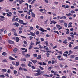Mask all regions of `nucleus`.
<instances>
[{
	"instance_id": "nucleus-14",
	"label": "nucleus",
	"mask_w": 78,
	"mask_h": 78,
	"mask_svg": "<svg viewBox=\"0 0 78 78\" xmlns=\"http://www.w3.org/2000/svg\"><path fill=\"white\" fill-rule=\"evenodd\" d=\"M28 62L29 63L28 64L29 67H31V64H32V62L30 61H29Z\"/></svg>"
},
{
	"instance_id": "nucleus-48",
	"label": "nucleus",
	"mask_w": 78,
	"mask_h": 78,
	"mask_svg": "<svg viewBox=\"0 0 78 78\" xmlns=\"http://www.w3.org/2000/svg\"><path fill=\"white\" fill-rule=\"evenodd\" d=\"M70 12H71V14H73V13H75V12L73 10H72L70 11Z\"/></svg>"
},
{
	"instance_id": "nucleus-52",
	"label": "nucleus",
	"mask_w": 78,
	"mask_h": 78,
	"mask_svg": "<svg viewBox=\"0 0 78 78\" xmlns=\"http://www.w3.org/2000/svg\"><path fill=\"white\" fill-rule=\"evenodd\" d=\"M63 60H65V59H64L63 58H62L60 59H59V61H62Z\"/></svg>"
},
{
	"instance_id": "nucleus-61",
	"label": "nucleus",
	"mask_w": 78,
	"mask_h": 78,
	"mask_svg": "<svg viewBox=\"0 0 78 78\" xmlns=\"http://www.w3.org/2000/svg\"><path fill=\"white\" fill-rule=\"evenodd\" d=\"M62 8H66V5H62Z\"/></svg>"
},
{
	"instance_id": "nucleus-57",
	"label": "nucleus",
	"mask_w": 78,
	"mask_h": 78,
	"mask_svg": "<svg viewBox=\"0 0 78 78\" xmlns=\"http://www.w3.org/2000/svg\"><path fill=\"white\" fill-rule=\"evenodd\" d=\"M21 37L23 38V39H26V37L22 36H21Z\"/></svg>"
},
{
	"instance_id": "nucleus-1",
	"label": "nucleus",
	"mask_w": 78,
	"mask_h": 78,
	"mask_svg": "<svg viewBox=\"0 0 78 78\" xmlns=\"http://www.w3.org/2000/svg\"><path fill=\"white\" fill-rule=\"evenodd\" d=\"M43 72H44V71H41L40 73H34V76H39V75H41L42 73Z\"/></svg>"
},
{
	"instance_id": "nucleus-25",
	"label": "nucleus",
	"mask_w": 78,
	"mask_h": 78,
	"mask_svg": "<svg viewBox=\"0 0 78 78\" xmlns=\"http://www.w3.org/2000/svg\"><path fill=\"white\" fill-rule=\"evenodd\" d=\"M25 56L26 58H28V57H30V55H29L28 54H27L25 55Z\"/></svg>"
},
{
	"instance_id": "nucleus-64",
	"label": "nucleus",
	"mask_w": 78,
	"mask_h": 78,
	"mask_svg": "<svg viewBox=\"0 0 78 78\" xmlns=\"http://www.w3.org/2000/svg\"><path fill=\"white\" fill-rule=\"evenodd\" d=\"M18 20H19V18H16L15 19V21H16L17 22V21H18Z\"/></svg>"
},
{
	"instance_id": "nucleus-6",
	"label": "nucleus",
	"mask_w": 78,
	"mask_h": 78,
	"mask_svg": "<svg viewBox=\"0 0 78 78\" xmlns=\"http://www.w3.org/2000/svg\"><path fill=\"white\" fill-rule=\"evenodd\" d=\"M8 42L9 44H14V41L11 40H8Z\"/></svg>"
},
{
	"instance_id": "nucleus-54",
	"label": "nucleus",
	"mask_w": 78,
	"mask_h": 78,
	"mask_svg": "<svg viewBox=\"0 0 78 78\" xmlns=\"http://www.w3.org/2000/svg\"><path fill=\"white\" fill-rule=\"evenodd\" d=\"M51 63H52V62L51 61H49L48 62V64H51Z\"/></svg>"
},
{
	"instance_id": "nucleus-16",
	"label": "nucleus",
	"mask_w": 78,
	"mask_h": 78,
	"mask_svg": "<svg viewBox=\"0 0 78 78\" xmlns=\"http://www.w3.org/2000/svg\"><path fill=\"white\" fill-rule=\"evenodd\" d=\"M11 31H12L13 33H14L16 31V30L14 28H13L11 30Z\"/></svg>"
},
{
	"instance_id": "nucleus-36",
	"label": "nucleus",
	"mask_w": 78,
	"mask_h": 78,
	"mask_svg": "<svg viewBox=\"0 0 78 78\" xmlns=\"http://www.w3.org/2000/svg\"><path fill=\"white\" fill-rule=\"evenodd\" d=\"M43 76H46V77H48L49 78H50V76L48 75L47 74H44L43 75Z\"/></svg>"
},
{
	"instance_id": "nucleus-34",
	"label": "nucleus",
	"mask_w": 78,
	"mask_h": 78,
	"mask_svg": "<svg viewBox=\"0 0 78 78\" xmlns=\"http://www.w3.org/2000/svg\"><path fill=\"white\" fill-rule=\"evenodd\" d=\"M33 56L34 57H37V54H34L33 55Z\"/></svg>"
},
{
	"instance_id": "nucleus-15",
	"label": "nucleus",
	"mask_w": 78,
	"mask_h": 78,
	"mask_svg": "<svg viewBox=\"0 0 78 78\" xmlns=\"http://www.w3.org/2000/svg\"><path fill=\"white\" fill-rule=\"evenodd\" d=\"M21 61H26V58H22L21 59Z\"/></svg>"
},
{
	"instance_id": "nucleus-9",
	"label": "nucleus",
	"mask_w": 78,
	"mask_h": 78,
	"mask_svg": "<svg viewBox=\"0 0 78 78\" xmlns=\"http://www.w3.org/2000/svg\"><path fill=\"white\" fill-rule=\"evenodd\" d=\"M13 25H16V27H19V23L17 22H15L13 24Z\"/></svg>"
},
{
	"instance_id": "nucleus-3",
	"label": "nucleus",
	"mask_w": 78,
	"mask_h": 78,
	"mask_svg": "<svg viewBox=\"0 0 78 78\" xmlns=\"http://www.w3.org/2000/svg\"><path fill=\"white\" fill-rule=\"evenodd\" d=\"M40 29H39V31H41L42 32H47V30H44L43 28H42V27H40Z\"/></svg>"
},
{
	"instance_id": "nucleus-50",
	"label": "nucleus",
	"mask_w": 78,
	"mask_h": 78,
	"mask_svg": "<svg viewBox=\"0 0 78 78\" xmlns=\"http://www.w3.org/2000/svg\"><path fill=\"white\" fill-rule=\"evenodd\" d=\"M65 3H69V4H70V2H69V1H66L65 2Z\"/></svg>"
},
{
	"instance_id": "nucleus-11",
	"label": "nucleus",
	"mask_w": 78,
	"mask_h": 78,
	"mask_svg": "<svg viewBox=\"0 0 78 78\" xmlns=\"http://www.w3.org/2000/svg\"><path fill=\"white\" fill-rule=\"evenodd\" d=\"M18 0L21 1H19V3H20V4H22L23 2V3L25 2V1H24L23 0H17V1H18Z\"/></svg>"
},
{
	"instance_id": "nucleus-28",
	"label": "nucleus",
	"mask_w": 78,
	"mask_h": 78,
	"mask_svg": "<svg viewBox=\"0 0 78 78\" xmlns=\"http://www.w3.org/2000/svg\"><path fill=\"white\" fill-rule=\"evenodd\" d=\"M54 33H56L57 34H58V35H59V33L58 32V31H56V30H55L54 31Z\"/></svg>"
},
{
	"instance_id": "nucleus-23",
	"label": "nucleus",
	"mask_w": 78,
	"mask_h": 78,
	"mask_svg": "<svg viewBox=\"0 0 78 78\" xmlns=\"http://www.w3.org/2000/svg\"><path fill=\"white\" fill-rule=\"evenodd\" d=\"M30 45H31V46H33L34 45V43H33L32 41H31L30 43Z\"/></svg>"
},
{
	"instance_id": "nucleus-29",
	"label": "nucleus",
	"mask_w": 78,
	"mask_h": 78,
	"mask_svg": "<svg viewBox=\"0 0 78 78\" xmlns=\"http://www.w3.org/2000/svg\"><path fill=\"white\" fill-rule=\"evenodd\" d=\"M27 51H28V50H27V49H26L25 51H22V53H24L25 52H27Z\"/></svg>"
},
{
	"instance_id": "nucleus-62",
	"label": "nucleus",
	"mask_w": 78,
	"mask_h": 78,
	"mask_svg": "<svg viewBox=\"0 0 78 78\" xmlns=\"http://www.w3.org/2000/svg\"><path fill=\"white\" fill-rule=\"evenodd\" d=\"M62 18L63 19H66V17L65 16H63L62 17Z\"/></svg>"
},
{
	"instance_id": "nucleus-51",
	"label": "nucleus",
	"mask_w": 78,
	"mask_h": 78,
	"mask_svg": "<svg viewBox=\"0 0 78 78\" xmlns=\"http://www.w3.org/2000/svg\"><path fill=\"white\" fill-rule=\"evenodd\" d=\"M0 40L1 41H2V34H1L0 33Z\"/></svg>"
},
{
	"instance_id": "nucleus-58",
	"label": "nucleus",
	"mask_w": 78,
	"mask_h": 78,
	"mask_svg": "<svg viewBox=\"0 0 78 78\" xmlns=\"http://www.w3.org/2000/svg\"><path fill=\"white\" fill-rule=\"evenodd\" d=\"M18 12H19V13H23V11H18Z\"/></svg>"
},
{
	"instance_id": "nucleus-7",
	"label": "nucleus",
	"mask_w": 78,
	"mask_h": 78,
	"mask_svg": "<svg viewBox=\"0 0 78 78\" xmlns=\"http://www.w3.org/2000/svg\"><path fill=\"white\" fill-rule=\"evenodd\" d=\"M9 58L10 59V60H12V61H15L16 60V59L13 57H12L10 56L9 57Z\"/></svg>"
},
{
	"instance_id": "nucleus-63",
	"label": "nucleus",
	"mask_w": 78,
	"mask_h": 78,
	"mask_svg": "<svg viewBox=\"0 0 78 78\" xmlns=\"http://www.w3.org/2000/svg\"><path fill=\"white\" fill-rule=\"evenodd\" d=\"M64 25L65 27H67V24L66 23H65L64 24Z\"/></svg>"
},
{
	"instance_id": "nucleus-56",
	"label": "nucleus",
	"mask_w": 78,
	"mask_h": 78,
	"mask_svg": "<svg viewBox=\"0 0 78 78\" xmlns=\"http://www.w3.org/2000/svg\"><path fill=\"white\" fill-rule=\"evenodd\" d=\"M36 28L37 29H39V26H38V25H37L36 26Z\"/></svg>"
},
{
	"instance_id": "nucleus-27",
	"label": "nucleus",
	"mask_w": 78,
	"mask_h": 78,
	"mask_svg": "<svg viewBox=\"0 0 78 78\" xmlns=\"http://www.w3.org/2000/svg\"><path fill=\"white\" fill-rule=\"evenodd\" d=\"M59 22L60 23H65V21L63 20H59Z\"/></svg>"
},
{
	"instance_id": "nucleus-17",
	"label": "nucleus",
	"mask_w": 78,
	"mask_h": 78,
	"mask_svg": "<svg viewBox=\"0 0 78 78\" xmlns=\"http://www.w3.org/2000/svg\"><path fill=\"white\" fill-rule=\"evenodd\" d=\"M2 56H6V55H7V53L6 52H3L2 53Z\"/></svg>"
},
{
	"instance_id": "nucleus-12",
	"label": "nucleus",
	"mask_w": 78,
	"mask_h": 78,
	"mask_svg": "<svg viewBox=\"0 0 78 78\" xmlns=\"http://www.w3.org/2000/svg\"><path fill=\"white\" fill-rule=\"evenodd\" d=\"M16 42H18L19 41V37H16Z\"/></svg>"
},
{
	"instance_id": "nucleus-30",
	"label": "nucleus",
	"mask_w": 78,
	"mask_h": 78,
	"mask_svg": "<svg viewBox=\"0 0 78 78\" xmlns=\"http://www.w3.org/2000/svg\"><path fill=\"white\" fill-rule=\"evenodd\" d=\"M72 51L71 50L69 51V52L68 54V56H69L70 55H71V54H72Z\"/></svg>"
},
{
	"instance_id": "nucleus-32",
	"label": "nucleus",
	"mask_w": 78,
	"mask_h": 78,
	"mask_svg": "<svg viewBox=\"0 0 78 78\" xmlns=\"http://www.w3.org/2000/svg\"><path fill=\"white\" fill-rule=\"evenodd\" d=\"M30 33H31L30 34L31 36H35V34H34V33L33 32H31Z\"/></svg>"
},
{
	"instance_id": "nucleus-39",
	"label": "nucleus",
	"mask_w": 78,
	"mask_h": 78,
	"mask_svg": "<svg viewBox=\"0 0 78 78\" xmlns=\"http://www.w3.org/2000/svg\"><path fill=\"white\" fill-rule=\"evenodd\" d=\"M0 78H5V76L3 75H1L0 76Z\"/></svg>"
},
{
	"instance_id": "nucleus-4",
	"label": "nucleus",
	"mask_w": 78,
	"mask_h": 78,
	"mask_svg": "<svg viewBox=\"0 0 78 78\" xmlns=\"http://www.w3.org/2000/svg\"><path fill=\"white\" fill-rule=\"evenodd\" d=\"M53 24L55 25V24H56V23H57V22H56L54 20L51 21V23H50V25H51V24H53Z\"/></svg>"
},
{
	"instance_id": "nucleus-10",
	"label": "nucleus",
	"mask_w": 78,
	"mask_h": 78,
	"mask_svg": "<svg viewBox=\"0 0 78 78\" xmlns=\"http://www.w3.org/2000/svg\"><path fill=\"white\" fill-rule=\"evenodd\" d=\"M25 5H26V6H27V8L23 9V10H26L27 9H28V3H26L25 4Z\"/></svg>"
},
{
	"instance_id": "nucleus-45",
	"label": "nucleus",
	"mask_w": 78,
	"mask_h": 78,
	"mask_svg": "<svg viewBox=\"0 0 78 78\" xmlns=\"http://www.w3.org/2000/svg\"><path fill=\"white\" fill-rule=\"evenodd\" d=\"M34 49H35V50H39V48H37V47H35L34 48Z\"/></svg>"
},
{
	"instance_id": "nucleus-47",
	"label": "nucleus",
	"mask_w": 78,
	"mask_h": 78,
	"mask_svg": "<svg viewBox=\"0 0 78 78\" xmlns=\"http://www.w3.org/2000/svg\"><path fill=\"white\" fill-rule=\"evenodd\" d=\"M48 21V20H47L46 21L44 22V23L45 25H47V22Z\"/></svg>"
},
{
	"instance_id": "nucleus-42",
	"label": "nucleus",
	"mask_w": 78,
	"mask_h": 78,
	"mask_svg": "<svg viewBox=\"0 0 78 78\" xmlns=\"http://www.w3.org/2000/svg\"><path fill=\"white\" fill-rule=\"evenodd\" d=\"M70 58H75V56L73 55H72L70 56Z\"/></svg>"
},
{
	"instance_id": "nucleus-33",
	"label": "nucleus",
	"mask_w": 78,
	"mask_h": 78,
	"mask_svg": "<svg viewBox=\"0 0 78 78\" xmlns=\"http://www.w3.org/2000/svg\"><path fill=\"white\" fill-rule=\"evenodd\" d=\"M6 71H7L6 70V69H4L2 70V72H6Z\"/></svg>"
},
{
	"instance_id": "nucleus-21",
	"label": "nucleus",
	"mask_w": 78,
	"mask_h": 78,
	"mask_svg": "<svg viewBox=\"0 0 78 78\" xmlns=\"http://www.w3.org/2000/svg\"><path fill=\"white\" fill-rule=\"evenodd\" d=\"M66 15L67 16H72V14L70 13H69V14H66Z\"/></svg>"
},
{
	"instance_id": "nucleus-18",
	"label": "nucleus",
	"mask_w": 78,
	"mask_h": 78,
	"mask_svg": "<svg viewBox=\"0 0 78 78\" xmlns=\"http://www.w3.org/2000/svg\"><path fill=\"white\" fill-rule=\"evenodd\" d=\"M18 22H19V23H21V24H23V21L20 20L18 21Z\"/></svg>"
},
{
	"instance_id": "nucleus-24",
	"label": "nucleus",
	"mask_w": 78,
	"mask_h": 78,
	"mask_svg": "<svg viewBox=\"0 0 78 78\" xmlns=\"http://www.w3.org/2000/svg\"><path fill=\"white\" fill-rule=\"evenodd\" d=\"M19 65V62H17L15 64V66H18Z\"/></svg>"
},
{
	"instance_id": "nucleus-13",
	"label": "nucleus",
	"mask_w": 78,
	"mask_h": 78,
	"mask_svg": "<svg viewBox=\"0 0 78 78\" xmlns=\"http://www.w3.org/2000/svg\"><path fill=\"white\" fill-rule=\"evenodd\" d=\"M18 50V49L17 48H15L13 49V51L15 53H17V51Z\"/></svg>"
},
{
	"instance_id": "nucleus-53",
	"label": "nucleus",
	"mask_w": 78,
	"mask_h": 78,
	"mask_svg": "<svg viewBox=\"0 0 78 78\" xmlns=\"http://www.w3.org/2000/svg\"><path fill=\"white\" fill-rule=\"evenodd\" d=\"M57 58L58 59H60L61 58V55H58L57 56Z\"/></svg>"
},
{
	"instance_id": "nucleus-43",
	"label": "nucleus",
	"mask_w": 78,
	"mask_h": 78,
	"mask_svg": "<svg viewBox=\"0 0 78 78\" xmlns=\"http://www.w3.org/2000/svg\"><path fill=\"white\" fill-rule=\"evenodd\" d=\"M39 68H40L41 70H44V68H43V67H42V66H39Z\"/></svg>"
},
{
	"instance_id": "nucleus-49",
	"label": "nucleus",
	"mask_w": 78,
	"mask_h": 78,
	"mask_svg": "<svg viewBox=\"0 0 78 78\" xmlns=\"http://www.w3.org/2000/svg\"><path fill=\"white\" fill-rule=\"evenodd\" d=\"M39 34V32L38 31H37L36 32V35H38Z\"/></svg>"
},
{
	"instance_id": "nucleus-31",
	"label": "nucleus",
	"mask_w": 78,
	"mask_h": 78,
	"mask_svg": "<svg viewBox=\"0 0 78 78\" xmlns=\"http://www.w3.org/2000/svg\"><path fill=\"white\" fill-rule=\"evenodd\" d=\"M41 44V42L40 41H37L36 43V45H37V44Z\"/></svg>"
},
{
	"instance_id": "nucleus-26",
	"label": "nucleus",
	"mask_w": 78,
	"mask_h": 78,
	"mask_svg": "<svg viewBox=\"0 0 78 78\" xmlns=\"http://www.w3.org/2000/svg\"><path fill=\"white\" fill-rule=\"evenodd\" d=\"M14 35L16 36H18V35L17 34V33L16 32V31L14 32Z\"/></svg>"
},
{
	"instance_id": "nucleus-41",
	"label": "nucleus",
	"mask_w": 78,
	"mask_h": 78,
	"mask_svg": "<svg viewBox=\"0 0 78 78\" xmlns=\"http://www.w3.org/2000/svg\"><path fill=\"white\" fill-rule=\"evenodd\" d=\"M74 50H77V49H78V46H76L74 48Z\"/></svg>"
},
{
	"instance_id": "nucleus-44",
	"label": "nucleus",
	"mask_w": 78,
	"mask_h": 78,
	"mask_svg": "<svg viewBox=\"0 0 78 78\" xmlns=\"http://www.w3.org/2000/svg\"><path fill=\"white\" fill-rule=\"evenodd\" d=\"M17 71L15 70L14 71V74H15V75H16V74H17Z\"/></svg>"
},
{
	"instance_id": "nucleus-37",
	"label": "nucleus",
	"mask_w": 78,
	"mask_h": 78,
	"mask_svg": "<svg viewBox=\"0 0 78 78\" xmlns=\"http://www.w3.org/2000/svg\"><path fill=\"white\" fill-rule=\"evenodd\" d=\"M2 62H7V60L6 59H4L2 61Z\"/></svg>"
},
{
	"instance_id": "nucleus-55",
	"label": "nucleus",
	"mask_w": 78,
	"mask_h": 78,
	"mask_svg": "<svg viewBox=\"0 0 78 78\" xmlns=\"http://www.w3.org/2000/svg\"><path fill=\"white\" fill-rule=\"evenodd\" d=\"M54 3L55 5H58V2H54Z\"/></svg>"
},
{
	"instance_id": "nucleus-40",
	"label": "nucleus",
	"mask_w": 78,
	"mask_h": 78,
	"mask_svg": "<svg viewBox=\"0 0 78 78\" xmlns=\"http://www.w3.org/2000/svg\"><path fill=\"white\" fill-rule=\"evenodd\" d=\"M6 14L7 15V17H11V15H10L9 14H8V13H7Z\"/></svg>"
},
{
	"instance_id": "nucleus-5",
	"label": "nucleus",
	"mask_w": 78,
	"mask_h": 78,
	"mask_svg": "<svg viewBox=\"0 0 78 78\" xmlns=\"http://www.w3.org/2000/svg\"><path fill=\"white\" fill-rule=\"evenodd\" d=\"M5 18V17L3 16H0V20L1 21H3V19Z\"/></svg>"
},
{
	"instance_id": "nucleus-35",
	"label": "nucleus",
	"mask_w": 78,
	"mask_h": 78,
	"mask_svg": "<svg viewBox=\"0 0 78 78\" xmlns=\"http://www.w3.org/2000/svg\"><path fill=\"white\" fill-rule=\"evenodd\" d=\"M46 55H47V57H49V56H50V53L47 52L46 54Z\"/></svg>"
},
{
	"instance_id": "nucleus-22",
	"label": "nucleus",
	"mask_w": 78,
	"mask_h": 78,
	"mask_svg": "<svg viewBox=\"0 0 78 78\" xmlns=\"http://www.w3.org/2000/svg\"><path fill=\"white\" fill-rule=\"evenodd\" d=\"M41 55H38V57L37 58V59H41Z\"/></svg>"
},
{
	"instance_id": "nucleus-38",
	"label": "nucleus",
	"mask_w": 78,
	"mask_h": 78,
	"mask_svg": "<svg viewBox=\"0 0 78 78\" xmlns=\"http://www.w3.org/2000/svg\"><path fill=\"white\" fill-rule=\"evenodd\" d=\"M60 67L61 68H62L63 67H64V65H63L62 64H60Z\"/></svg>"
},
{
	"instance_id": "nucleus-46",
	"label": "nucleus",
	"mask_w": 78,
	"mask_h": 78,
	"mask_svg": "<svg viewBox=\"0 0 78 78\" xmlns=\"http://www.w3.org/2000/svg\"><path fill=\"white\" fill-rule=\"evenodd\" d=\"M63 55L64 56H66V57H67V56H68V55H67V54H63Z\"/></svg>"
},
{
	"instance_id": "nucleus-19",
	"label": "nucleus",
	"mask_w": 78,
	"mask_h": 78,
	"mask_svg": "<svg viewBox=\"0 0 78 78\" xmlns=\"http://www.w3.org/2000/svg\"><path fill=\"white\" fill-rule=\"evenodd\" d=\"M33 48V46H31L30 45H29V46L28 48L29 50H31Z\"/></svg>"
},
{
	"instance_id": "nucleus-60",
	"label": "nucleus",
	"mask_w": 78,
	"mask_h": 78,
	"mask_svg": "<svg viewBox=\"0 0 78 78\" xmlns=\"http://www.w3.org/2000/svg\"><path fill=\"white\" fill-rule=\"evenodd\" d=\"M4 30L3 29H1L0 30V32H3Z\"/></svg>"
},
{
	"instance_id": "nucleus-20",
	"label": "nucleus",
	"mask_w": 78,
	"mask_h": 78,
	"mask_svg": "<svg viewBox=\"0 0 78 78\" xmlns=\"http://www.w3.org/2000/svg\"><path fill=\"white\" fill-rule=\"evenodd\" d=\"M31 15H32V17H35L36 15L35 14H34V13H33V12H31Z\"/></svg>"
},
{
	"instance_id": "nucleus-2",
	"label": "nucleus",
	"mask_w": 78,
	"mask_h": 78,
	"mask_svg": "<svg viewBox=\"0 0 78 78\" xmlns=\"http://www.w3.org/2000/svg\"><path fill=\"white\" fill-rule=\"evenodd\" d=\"M56 27L57 28H58V30H61V29L62 28V26H60V25L59 24H56Z\"/></svg>"
},
{
	"instance_id": "nucleus-59",
	"label": "nucleus",
	"mask_w": 78,
	"mask_h": 78,
	"mask_svg": "<svg viewBox=\"0 0 78 78\" xmlns=\"http://www.w3.org/2000/svg\"><path fill=\"white\" fill-rule=\"evenodd\" d=\"M24 44H26V45L27 44V41H25V40H24Z\"/></svg>"
},
{
	"instance_id": "nucleus-8",
	"label": "nucleus",
	"mask_w": 78,
	"mask_h": 78,
	"mask_svg": "<svg viewBox=\"0 0 78 78\" xmlns=\"http://www.w3.org/2000/svg\"><path fill=\"white\" fill-rule=\"evenodd\" d=\"M30 61L32 62L34 64H36L37 62V61L35 60H33V59H31Z\"/></svg>"
}]
</instances>
